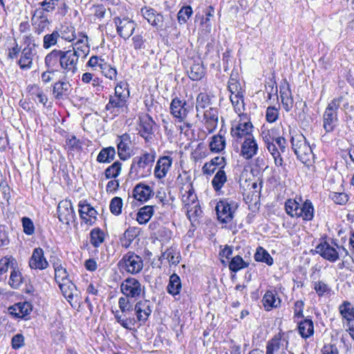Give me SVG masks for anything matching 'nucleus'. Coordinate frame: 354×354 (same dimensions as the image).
<instances>
[{"label": "nucleus", "instance_id": "obj_57", "mask_svg": "<svg viewBox=\"0 0 354 354\" xmlns=\"http://www.w3.org/2000/svg\"><path fill=\"white\" fill-rule=\"evenodd\" d=\"M128 85L125 82H120L117 84L115 87V95L122 97L123 98H128L129 92L127 88Z\"/></svg>", "mask_w": 354, "mask_h": 354}, {"label": "nucleus", "instance_id": "obj_16", "mask_svg": "<svg viewBox=\"0 0 354 354\" xmlns=\"http://www.w3.org/2000/svg\"><path fill=\"white\" fill-rule=\"evenodd\" d=\"M29 267L32 270H43L49 266L48 261L44 257V252L41 248H36L33 250L31 257L29 259Z\"/></svg>", "mask_w": 354, "mask_h": 354}, {"label": "nucleus", "instance_id": "obj_29", "mask_svg": "<svg viewBox=\"0 0 354 354\" xmlns=\"http://www.w3.org/2000/svg\"><path fill=\"white\" fill-rule=\"evenodd\" d=\"M277 292L275 290H268L263 299L262 302L267 310H270L273 308H277L281 303V299L277 297Z\"/></svg>", "mask_w": 354, "mask_h": 354}, {"label": "nucleus", "instance_id": "obj_15", "mask_svg": "<svg viewBox=\"0 0 354 354\" xmlns=\"http://www.w3.org/2000/svg\"><path fill=\"white\" fill-rule=\"evenodd\" d=\"M71 91V84L66 80H60L52 85V95L57 100L68 98Z\"/></svg>", "mask_w": 354, "mask_h": 354}, {"label": "nucleus", "instance_id": "obj_28", "mask_svg": "<svg viewBox=\"0 0 354 354\" xmlns=\"http://www.w3.org/2000/svg\"><path fill=\"white\" fill-rule=\"evenodd\" d=\"M181 290V279L177 274L173 273L169 277V283L167 286V291L169 295H172L176 299H179V298L177 297V296L180 295Z\"/></svg>", "mask_w": 354, "mask_h": 354}, {"label": "nucleus", "instance_id": "obj_3", "mask_svg": "<svg viewBox=\"0 0 354 354\" xmlns=\"http://www.w3.org/2000/svg\"><path fill=\"white\" fill-rule=\"evenodd\" d=\"M156 157V152L144 151L139 156L132 159L129 176L133 178H141L149 176Z\"/></svg>", "mask_w": 354, "mask_h": 354}, {"label": "nucleus", "instance_id": "obj_47", "mask_svg": "<svg viewBox=\"0 0 354 354\" xmlns=\"http://www.w3.org/2000/svg\"><path fill=\"white\" fill-rule=\"evenodd\" d=\"M230 101L236 113H241L244 107L243 93L230 95Z\"/></svg>", "mask_w": 354, "mask_h": 354}, {"label": "nucleus", "instance_id": "obj_2", "mask_svg": "<svg viewBox=\"0 0 354 354\" xmlns=\"http://www.w3.org/2000/svg\"><path fill=\"white\" fill-rule=\"evenodd\" d=\"M78 60V55L69 49H55L47 54L44 62L46 67L57 71L60 68L66 75H73L77 71Z\"/></svg>", "mask_w": 354, "mask_h": 354}, {"label": "nucleus", "instance_id": "obj_37", "mask_svg": "<svg viewBox=\"0 0 354 354\" xmlns=\"http://www.w3.org/2000/svg\"><path fill=\"white\" fill-rule=\"evenodd\" d=\"M209 147L210 151L212 152H221L225 147V138L222 136L220 133L212 136Z\"/></svg>", "mask_w": 354, "mask_h": 354}, {"label": "nucleus", "instance_id": "obj_62", "mask_svg": "<svg viewBox=\"0 0 354 354\" xmlns=\"http://www.w3.org/2000/svg\"><path fill=\"white\" fill-rule=\"evenodd\" d=\"M314 289L319 297L328 293L330 290L329 286L322 281H315L314 283Z\"/></svg>", "mask_w": 354, "mask_h": 354}, {"label": "nucleus", "instance_id": "obj_33", "mask_svg": "<svg viewBox=\"0 0 354 354\" xmlns=\"http://www.w3.org/2000/svg\"><path fill=\"white\" fill-rule=\"evenodd\" d=\"M52 265L55 271V279L57 283L68 280V273L59 260L53 261Z\"/></svg>", "mask_w": 354, "mask_h": 354}, {"label": "nucleus", "instance_id": "obj_7", "mask_svg": "<svg viewBox=\"0 0 354 354\" xmlns=\"http://www.w3.org/2000/svg\"><path fill=\"white\" fill-rule=\"evenodd\" d=\"M288 335L280 331L267 342L266 354H295L288 349Z\"/></svg>", "mask_w": 354, "mask_h": 354}, {"label": "nucleus", "instance_id": "obj_13", "mask_svg": "<svg viewBox=\"0 0 354 354\" xmlns=\"http://www.w3.org/2000/svg\"><path fill=\"white\" fill-rule=\"evenodd\" d=\"M113 20L116 26L117 33L121 37L127 39L133 35L136 28V24L134 21L128 17H124L122 19L115 17Z\"/></svg>", "mask_w": 354, "mask_h": 354}, {"label": "nucleus", "instance_id": "obj_11", "mask_svg": "<svg viewBox=\"0 0 354 354\" xmlns=\"http://www.w3.org/2000/svg\"><path fill=\"white\" fill-rule=\"evenodd\" d=\"M252 129L253 125L250 121H239L237 123L232 124L230 134L233 139V145L236 144L238 146L240 142L252 136Z\"/></svg>", "mask_w": 354, "mask_h": 354}, {"label": "nucleus", "instance_id": "obj_42", "mask_svg": "<svg viewBox=\"0 0 354 354\" xmlns=\"http://www.w3.org/2000/svg\"><path fill=\"white\" fill-rule=\"evenodd\" d=\"M104 241V233L99 227L93 229L90 232V242L95 248H98Z\"/></svg>", "mask_w": 354, "mask_h": 354}, {"label": "nucleus", "instance_id": "obj_48", "mask_svg": "<svg viewBox=\"0 0 354 354\" xmlns=\"http://www.w3.org/2000/svg\"><path fill=\"white\" fill-rule=\"evenodd\" d=\"M60 37L57 31H53L51 34H47L44 37L43 46L44 48L48 49L51 46L55 45L57 42L58 38Z\"/></svg>", "mask_w": 354, "mask_h": 354}, {"label": "nucleus", "instance_id": "obj_10", "mask_svg": "<svg viewBox=\"0 0 354 354\" xmlns=\"http://www.w3.org/2000/svg\"><path fill=\"white\" fill-rule=\"evenodd\" d=\"M119 268L127 272L135 274L140 272L143 268L142 258L133 252L125 254L118 262Z\"/></svg>", "mask_w": 354, "mask_h": 354}, {"label": "nucleus", "instance_id": "obj_61", "mask_svg": "<svg viewBox=\"0 0 354 354\" xmlns=\"http://www.w3.org/2000/svg\"><path fill=\"white\" fill-rule=\"evenodd\" d=\"M60 0H44L39 3L41 7L46 10V12H53L55 10L57 6H59Z\"/></svg>", "mask_w": 354, "mask_h": 354}, {"label": "nucleus", "instance_id": "obj_63", "mask_svg": "<svg viewBox=\"0 0 354 354\" xmlns=\"http://www.w3.org/2000/svg\"><path fill=\"white\" fill-rule=\"evenodd\" d=\"M279 117V111L274 106H268L266 110V118L268 122H274Z\"/></svg>", "mask_w": 354, "mask_h": 354}, {"label": "nucleus", "instance_id": "obj_20", "mask_svg": "<svg viewBox=\"0 0 354 354\" xmlns=\"http://www.w3.org/2000/svg\"><path fill=\"white\" fill-rule=\"evenodd\" d=\"M315 252L330 262H335L339 259V254L336 249L330 246L326 241L318 244L315 248Z\"/></svg>", "mask_w": 354, "mask_h": 354}, {"label": "nucleus", "instance_id": "obj_18", "mask_svg": "<svg viewBox=\"0 0 354 354\" xmlns=\"http://www.w3.org/2000/svg\"><path fill=\"white\" fill-rule=\"evenodd\" d=\"M240 155L246 160L252 159L258 152L259 147L254 136L240 142Z\"/></svg>", "mask_w": 354, "mask_h": 354}, {"label": "nucleus", "instance_id": "obj_1", "mask_svg": "<svg viewBox=\"0 0 354 354\" xmlns=\"http://www.w3.org/2000/svg\"><path fill=\"white\" fill-rule=\"evenodd\" d=\"M120 290L123 296L118 299V306L126 316L133 312V303L146 296V288L138 279L127 277L121 283Z\"/></svg>", "mask_w": 354, "mask_h": 354}, {"label": "nucleus", "instance_id": "obj_55", "mask_svg": "<svg viewBox=\"0 0 354 354\" xmlns=\"http://www.w3.org/2000/svg\"><path fill=\"white\" fill-rule=\"evenodd\" d=\"M193 13L190 6L183 7L178 13V20L180 24H185Z\"/></svg>", "mask_w": 354, "mask_h": 354}, {"label": "nucleus", "instance_id": "obj_38", "mask_svg": "<svg viewBox=\"0 0 354 354\" xmlns=\"http://www.w3.org/2000/svg\"><path fill=\"white\" fill-rule=\"evenodd\" d=\"M227 181V176L223 169H219L212 180L214 189L219 192Z\"/></svg>", "mask_w": 354, "mask_h": 354}, {"label": "nucleus", "instance_id": "obj_58", "mask_svg": "<svg viewBox=\"0 0 354 354\" xmlns=\"http://www.w3.org/2000/svg\"><path fill=\"white\" fill-rule=\"evenodd\" d=\"M330 198L338 205H345L348 201V196L344 192H332Z\"/></svg>", "mask_w": 354, "mask_h": 354}, {"label": "nucleus", "instance_id": "obj_14", "mask_svg": "<svg viewBox=\"0 0 354 354\" xmlns=\"http://www.w3.org/2000/svg\"><path fill=\"white\" fill-rule=\"evenodd\" d=\"M57 214L59 221L67 225L69 224L71 221H75L76 218L72 203L68 200H64L59 203L57 206Z\"/></svg>", "mask_w": 354, "mask_h": 354}, {"label": "nucleus", "instance_id": "obj_45", "mask_svg": "<svg viewBox=\"0 0 354 354\" xmlns=\"http://www.w3.org/2000/svg\"><path fill=\"white\" fill-rule=\"evenodd\" d=\"M299 205L300 204L295 200H287L285 203V209L286 213L291 217H297L298 216Z\"/></svg>", "mask_w": 354, "mask_h": 354}, {"label": "nucleus", "instance_id": "obj_26", "mask_svg": "<svg viewBox=\"0 0 354 354\" xmlns=\"http://www.w3.org/2000/svg\"><path fill=\"white\" fill-rule=\"evenodd\" d=\"M140 129L139 133L145 140L153 133V126L155 124L151 117L145 114L139 118Z\"/></svg>", "mask_w": 354, "mask_h": 354}, {"label": "nucleus", "instance_id": "obj_12", "mask_svg": "<svg viewBox=\"0 0 354 354\" xmlns=\"http://www.w3.org/2000/svg\"><path fill=\"white\" fill-rule=\"evenodd\" d=\"M133 311L135 312L136 319L140 324H145L152 313L151 302L145 298H141L136 301V304L133 305Z\"/></svg>", "mask_w": 354, "mask_h": 354}, {"label": "nucleus", "instance_id": "obj_21", "mask_svg": "<svg viewBox=\"0 0 354 354\" xmlns=\"http://www.w3.org/2000/svg\"><path fill=\"white\" fill-rule=\"evenodd\" d=\"M127 98H123L117 95H110L109 102L106 105L105 109L111 113L118 115L124 111L127 108Z\"/></svg>", "mask_w": 354, "mask_h": 354}, {"label": "nucleus", "instance_id": "obj_49", "mask_svg": "<svg viewBox=\"0 0 354 354\" xmlns=\"http://www.w3.org/2000/svg\"><path fill=\"white\" fill-rule=\"evenodd\" d=\"M210 103V97L205 93H200L196 101V109L197 111L205 109Z\"/></svg>", "mask_w": 354, "mask_h": 354}, {"label": "nucleus", "instance_id": "obj_50", "mask_svg": "<svg viewBox=\"0 0 354 354\" xmlns=\"http://www.w3.org/2000/svg\"><path fill=\"white\" fill-rule=\"evenodd\" d=\"M130 313H128L127 314H126V316H124V315L122 313L123 315V317H119L118 318V323L125 329H127V330H132L134 326H135V324L136 323V318L134 317V316L133 315L132 317L129 316V317H127V315L129 314Z\"/></svg>", "mask_w": 354, "mask_h": 354}, {"label": "nucleus", "instance_id": "obj_34", "mask_svg": "<svg viewBox=\"0 0 354 354\" xmlns=\"http://www.w3.org/2000/svg\"><path fill=\"white\" fill-rule=\"evenodd\" d=\"M189 77L193 81H198L205 75V68L200 62H194L188 71Z\"/></svg>", "mask_w": 354, "mask_h": 354}, {"label": "nucleus", "instance_id": "obj_32", "mask_svg": "<svg viewBox=\"0 0 354 354\" xmlns=\"http://www.w3.org/2000/svg\"><path fill=\"white\" fill-rule=\"evenodd\" d=\"M154 205H145L138 209L136 221L140 225L147 223L154 214Z\"/></svg>", "mask_w": 354, "mask_h": 354}, {"label": "nucleus", "instance_id": "obj_5", "mask_svg": "<svg viewBox=\"0 0 354 354\" xmlns=\"http://www.w3.org/2000/svg\"><path fill=\"white\" fill-rule=\"evenodd\" d=\"M290 142L297 158L303 164L309 165L314 158V154L304 136L301 133H295L292 136Z\"/></svg>", "mask_w": 354, "mask_h": 354}, {"label": "nucleus", "instance_id": "obj_39", "mask_svg": "<svg viewBox=\"0 0 354 354\" xmlns=\"http://www.w3.org/2000/svg\"><path fill=\"white\" fill-rule=\"evenodd\" d=\"M254 259L257 262H262L266 263L268 266H272L273 264V259L270 254L261 246L257 248L254 254Z\"/></svg>", "mask_w": 354, "mask_h": 354}, {"label": "nucleus", "instance_id": "obj_64", "mask_svg": "<svg viewBox=\"0 0 354 354\" xmlns=\"http://www.w3.org/2000/svg\"><path fill=\"white\" fill-rule=\"evenodd\" d=\"M162 257H165L169 263L177 265L180 260V255L178 253H175L171 250H167L162 254Z\"/></svg>", "mask_w": 354, "mask_h": 354}, {"label": "nucleus", "instance_id": "obj_19", "mask_svg": "<svg viewBox=\"0 0 354 354\" xmlns=\"http://www.w3.org/2000/svg\"><path fill=\"white\" fill-rule=\"evenodd\" d=\"M118 153L120 158L126 160L130 157V146L131 145V136L128 133H124L118 136L117 140Z\"/></svg>", "mask_w": 354, "mask_h": 354}, {"label": "nucleus", "instance_id": "obj_51", "mask_svg": "<svg viewBox=\"0 0 354 354\" xmlns=\"http://www.w3.org/2000/svg\"><path fill=\"white\" fill-rule=\"evenodd\" d=\"M100 71L106 78H109V80H113L116 79L118 74L116 68L115 67H112L106 62L101 67Z\"/></svg>", "mask_w": 354, "mask_h": 354}, {"label": "nucleus", "instance_id": "obj_24", "mask_svg": "<svg viewBox=\"0 0 354 354\" xmlns=\"http://www.w3.org/2000/svg\"><path fill=\"white\" fill-rule=\"evenodd\" d=\"M205 125L209 133L216 129L218 122V112L215 108H209L204 112Z\"/></svg>", "mask_w": 354, "mask_h": 354}, {"label": "nucleus", "instance_id": "obj_8", "mask_svg": "<svg viewBox=\"0 0 354 354\" xmlns=\"http://www.w3.org/2000/svg\"><path fill=\"white\" fill-rule=\"evenodd\" d=\"M194 102L193 100H186L178 97L172 99L169 109L171 115L179 122H184L189 113L193 111Z\"/></svg>", "mask_w": 354, "mask_h": 354}, {"label": "nucleus", "instance_id": "obj_17", "mask_svg": "<svg viewBox=\"0 0 354 354\" xmlns=\"http://www.w3.org/2000/svg\"><path fill=\"white\" fill-rule=\"evenodd\" d=\"M173 163V158L169 156H160L156 164L153 174L157 179L164 178L170 170Z\"/></svg>", "mask_w": 354, "mask_h": 354}, {"label": "nucleus", "instance_id": "obj_22", "mask_svg": "<svg viewBox=\"0 0 354 354\" xmlns=\"http://www.w3.org/2000/svg\"><path fill=\"white\" fill-rule=\"evenodd\" d=\"M339 313L342 318L347 322L348 330H354V307L351 302L344 301L339 306Z\"/></svg>", "mask_w": 354, "mask_h": 354}, {"label": "nucleus", "instance_id": "obj_4", "mask_svg": "<svg viewBox=\"0 0 354 354\" xmlns=\"http://www.w3.org/2000/svg\"><path fill=\"white\" fill-rule=\"evenodd\" d=\"M273 129H265L262 131L261 136L266 148L274 158L275 165L281 167L283 163L281 153H285L287 149L286 140L283 137H277Z\"/></svg>", "mask_w": 354, "mask_h": 354}, {"label": "nucleus", "instance_id": "obj_9", "mask_svg": "<svg viewBox=\"0 0 354 354\" xmlns=\"http://www.w3.org/2000/svg\"><path fill=\"white\" fill-rule=\"evenodd\" d=\"M237 208V203L232 199L223 198L220 200L215 208L218 220L222 223H230Z\"/></svg>", "mask_w": 354, "mask_h": 354}, {"label": "nucleus", "instance_id": "obj_52", "mask_svg": "<svg viewBox=\"0 0 354 354\" xmlns=\"http://www.w3.org/2000/svg\"><path fill=\"white\" fill-rule=\"evenodd\" d=\"M17 308H19L17 318H24L28 315L32 310V304L28 301L17 303Z\"/></svg>", "mask_w": 354, "mask_h": 354}, {"label": "nucleus", "instance_id": "obj_27", "mask_svg": "<svg viewBox=\"0 0 354 354\" xmlns=\"http://www.w3.org/2000/svg\"><path fill=\"white\" fill-rule=\"evenodd\" d=\"M78 55V59L85 58L90 51V47L88 45V37L83 35L82 39H79L73 46L72 49H69Z\"/></svg>", "mask_w": 354, "mask_h": 354}, {"label": "nucleus", "instance_id": "obj_46", "mask_svg": "<svg viewBox=\"0 0 354 354\" xmlns=\"http://www.w3.org/2000/svg\"><path fill=\"white\" fill-rule=\"evenodd\" d=\"M60 32L61 37L64 40L71 41L76 38L75 28L71 25L62 26Z\"/></svg>", "mask_w": 354, "mask_h": 354}, {"label": "nucleus", "instance_id": "obj_53", "mask_svg": "<svg viewBox=\"0 0 354 354\" xmlns=\"http://www.w3.org/2000/svg\"><path fill=\"white\" fill-rule=\"evenodd\" d=\"M122 199L120 197L115 196L111 199L109 208L110 211L114 215H119L122 212Z\"/></svg>", "mask_w": 354, "mask_h": 354}, {"label": "nucleus", "instance_id": "obj_40", "mask_svg": "<svg viewBox=\"0 0 354 354\" xmlns=\"http://www.w3.org/2000/svg\"><path fill=\"white\" fill-rule=\"evenodd\" d=\"M58 284L63 295L68 299V302H71L73 299V290L76 288L75 285L70 280L58 283Z\"/></svg>", "mask_w": 354, "mask_h": 354}, {"label": "nucleus", "instance_id": "obj_36", "mask_svg": "<svg viewBox=\"0 0 354 354\" xmlns=\"http://www.w3.org/2000/svg\"><path fill=\"white\" fill-rule=\"evenodd\" d=\"M249 265V262L244 261L241 256L236 255L231 259L228 267L231 272L236 273L241 270L248 268Z\"/></svg>", "mask_w": 354, "mask_h": 354}, {"label": "nucleus", "instance_id": "obj_60", "mask_svg": "<svg viewBox=\"0 0 354 354\" xmlns=\"http://www.w3.org/2000/svg\"><path fill=\"white\" fill-rule=\"evenodd\" d=\"M22 282L21 274L19 271L13 270L10 276L9 283L14 288H18Z\"/></svg>", "mask_w": 354, "mask_h": 354}, {"label": "nucleus", "instance_id": "obj_30", "mask_svg": "<svg viewBox=\"0 0 354 354\" xmlns=\"http://www.w3.org/2000/svg\"><path fill=\"white\" fill-rule=\"evenodd\" d=\"M298 331L304 339H307L314 334V324L313 320L306 317L298 322Z\"/></svg>", "mask_w": 354, "mask_h": 354}, {"label": "nucleus", "instance_id": "obj_25", "mask_svg": "<svg viewBox=\"0 0 354 354\" xmlns=\"http://www.w3.org/2000/svg\"><path fill=\"white\" fill-rule=\"evenodd\" d=\"M36 54V50H32L31 48H24L21 50V56L17 62L19 68L23 71L30 69L33 64V57Z\"/></svg>", "mask_w": 354, "mask_h": 354}, {"label": "nucleus", "instance_id": "obj_44", "mask_svg": "<svg viewBox=\"0 0 354 354\" xmlns=\"http://www.w3.org/2000/svg\"><path fill=\"white\" fill-rule=\"evenodd\" d=\"M79 214L81 219H82L85 223L92 225L94 221L91 218H88V214L91 209V205L88 204L86 201H80L79 204Z\"/></svg>", "mask_w": 354, "mask_h": 354}, {"label": "nucleus", "instance_id": "obj_23", "mask_svg": "<svg viewBox=\"0 0 354 354\" xmlns=\"http://www.w3.org/2000/svg\"><path fill=\"white\" fill-rule=\"evenodd\" d=\"M154 192L151 187L143 183L137 184L133 189V197L141 202H147L153 195Z\"/></svg>", "mask_w": 354, "mask_h": 354}, {"label": "nucleus", "instance_id": "obj_54", "mask_svg": "<svg viewBox=\"0 0 354 354\" xmlns=\"http://www.w3.org/2000/svg\"><path fill=\"white\" fill-rule=\"evenodd\" d=\"M21 223L23 227V231L26 235L30 236L35 233V225L30 218L27 216L22 217Z\"/></svg>", "mask_w": 354, "mask_h": 354}, {"label": "nucleus", "instance_id": "obj_6", "mask_svg": "<svg viewBox=\"0 0 354 354\" xmlns=\"http://www.w3.org/2000/svg\"><path fill=\"white\" fill-rule=\"evenodd\" d=\"M342 100V96L335 97L326 106L323 114V127L326 133L333 132L337 127L338 122L337 110Z\"/></svg>", "mask_w": 354, "mask_h": 354}, {"label": "nucleus", "instance_id": "obj_56", "mask_svg": "<svg viewBox=\"0 0 354 354\" xmlns=\"http://www.w3.org/2000/svg\"><path fill=\"white\" fill-rule=\"evenodd\" d=\"M135 237V231L132 229H127L124 232L123 236L120 239L122 245L127 248L131 245Z\"/></svg>", "mask_w": 354, "mask_h": 354}, {"label": "nucleus", "instance_id": "obj_35", "mask_svg": "<svg viewBox=\"0 0 354 354\" xmlns=\"http://www.w3.org/2000/svg\"><path fill=\"white\" fill-rule=\"evenodd\" d=\"M115 156V149L113 147L102 148L97 156V161L100 163H109L113 161Z\"/></svg>", "mask_w": 354, "mask_h": 354}, {"label": "nucleus", "instance_id": "obj_31", "mask_svg": "<svg viewBox=\"0 0 354 354\" xmlns=\"http://www.w3.org/2000/svg\"><path fill=\"white\" fill-rule=\"evenodd\" d=\"M301 217L303 220L309 221H312L314 217V207L312 202L307 199L299 207L298 216L297 218Z\"/></svg>", "mask_w": 354, "mask_h": 354}, {"label": "nucleus", "instance_id": "obj_59", "mask_svg": "<svg viewBox=\"0 0 354 354\" xmlns=\"http://www.w3.org/2000/svg\"><path fill=\"white\" fill-rule=\"evenodd\" d=\"M228 89L231 93V95L243 93V91L240 83L236 78H234L232 77V74L231 75V77L228 82Z\"/></svg>", "mask_w": 354, "mask_h": 354}, {"label": "nucleus", "instance_id": "obj_41", "mask_svg": "<svg viewBox=\"0 0 354 354\" xmlns=\"http://www.w3.org/2000/svg\"><path fill=\"white\" fill-rule=\"evenodd\" d=\"M280 97L281 99V102L283 104V107L286 111L288 112L291 110L293 105V99L291 96L290 91L289 89V85L287 83V90L283 91L281 87L280 89Z\"/></svg>", "mask_w": 354, "mask_h": 354}, {"label": "nucleus", "instance_id": "obj_43", "mask_svg": "<svg viewBox=\"0 0 354 354\" xmlns=\"http://www.w3.org/2000/svg\"><path fill=\"white\" fill-rule=\"evenodd\" d=\"M122 163L117 160L109 166L104 171V176L106 179L115 178L121 172Z\"/></svg>", "mask_w": 354, "mask_h": 354}]
</instances>
